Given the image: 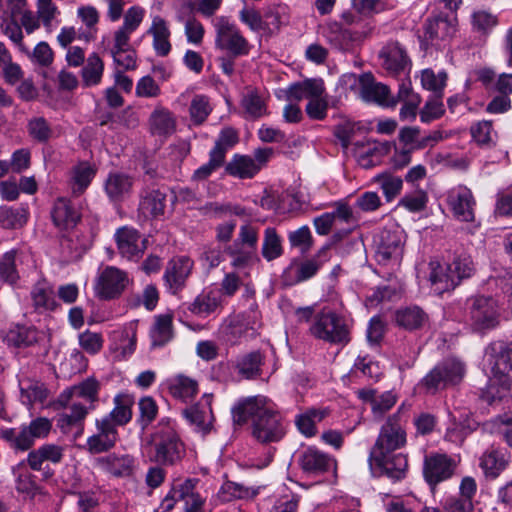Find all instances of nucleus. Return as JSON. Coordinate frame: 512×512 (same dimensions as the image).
Instances as JSON below:
<instances>
[{
	"label": "nucleus",
	"mask_w": 512,
	"mask_h": 512,
	"mask_svg": "<svg viewBox=\"0 0 512 512\" xmlns=\"http://www.w3.org/2000/svg\"><path fill=\"white\" fill-rule=\"evenodd\" d=\"M233 424H249L251 436L260 444L277 443L283 439L286 429L281 415L268 406L263 396L239 400L232 408Z\"/></svg>",
	"instance_id": "obj_1"
},
{
	"label": "nucleus",
	"mask_w": 512,
	"mask_h": 512,
	"mask_svg": "<svg viewBox=\"0 0 512 512\" xmlns=\"http://www.w3.org/2000/svg\"><path fill=\"white\" fill-rule=\"evenodd\" d=\"M146 449L149 460L159 466H175L186 455L185 444L170 418L159 421L155 431L150 435Z\"/></svg>",
	"instance_id": "obj_2"
},
{
	"label": "nucleus",
	"mask_w": 512,
	"mask_h": 512,
	"mask_svg": "<svg viewBox=\"0 0 512 512\" xmlns=\"http://www.w3.org/2000/svg\"><path fill=\"white\" fill-rule=\"evenodd\" d=\"M474 273L473 262L470 257H455L452 263L446 266L438 265L432 269L430 281L435 293L455 289L463 279L470 278Z\"/></svg>",
	"instance_id": "obj_3"
},
{
	"label": "nucleus",
	"mask_w": 512,
	"mask_h": 512,
	"mask_svg": "<svg viewBox=\"0 0 512 512\" xmlns=\"http://www.w3.org/2000/svg\"><path fill=\"white\" fill-rule=\"evenodd\" d=\"M309 331L315 338L330 344L344 346L351 340L347 320L332 311L317 314Z\"/></svg>",
	"instance_id": "obj_4"
},
{
	"label": "nucleus",
	"mask_w": 512,
	"mask_h": 512,
	"mask_svg": "<svg viewBox=\"0 0 512 512\" xmlns=\"http://www.w3.org/2000/svg\"><path fill=\"white\" fill-rule=\"evenodd\" d=\"M467 314L474 332L485 333L500 324L498 302L491 296H476L467 300Z\"/></svg>",
	"instance_id": "obj_5"
},
{
	"label": "nucleus",
	"mask_w": 512,
	"mask_h": 512,
	"mask_svg": "<svg viewBox=\"0 0 512 512\" xmlns=\"http://www.w3.org/2000/svg\"><path fill=\"white\" fill-rule=\"evenodd\" d=\"M466 373L465 364L456 358H447L439 362L422 380L421 385L427 391L435 393L461 383Z\"/></svg>",
	"instance_id": "obj_6"
},
{
	"label": "nucleus",
	"mask_w": 512,
	"mask_h": 512,
	"mask_svg": "<svg viewBox=\"0 0 512 512\" xmlns=\"http://www.w3.org/2000/svg\"><path fill=\"white\" fill-rule=\"evenodd\" d=\"M404 404L398 410L388 417L382 425L378 438L370 453L382 456L384 453L394 452L402 448L406 443V432L403 427Z\"/></svg>",
	"instance_id": "obj_7"
},
{
	"label": "nucleus",
	"mask_w": 512,
	"mask_h": 512,
	"mask_svg": "<svg viewBox=\"0 0 512 512\" xmlns=\"http://www.w3.org/2000/svg\"><path fill=\"white\" fill-rule=\"evenodd\" d=\"M51 427L52 424L49 419L38 417L32 420L29 425L22 426L19 431L14 428L3 429L0 431V436L13 449L27 451L34 445L36 439L46 437Z\"/></svg>",
	"instance_id": "obj_8"
},
{
	"label": "nucleus",
	"mask_w": 512,
	"mask_h": 512,
	"mask_svg": "<svg viewBox=\"0 0 512 512\" xmlns=\"http://www.w3.org/2000/svg\"><path fill=\"white\" fill-rule=\"evenodd\" d=\"M403 231L399 227L383 228L375 237V256L379 264L398 261L403 254Z\"/></svg>",
	"instance_id": "obj_9"
},
{
	"label": "nucleus",
	"mask_w": 512,
	"mask_h": 512,
	"mask_svg": "<svg viewBox=\"0 0 512 512\" xmlns=\"http://www.w3.org/2000/svg\"><path fill=\"white\" fill-rule=\"evenodd\" d=\"M485 362L490 373L495 377L512 380V342L494 341L486 348L484 353Z\"/></svg>",
	"instance_id": "obj_10"
},
{
	"label": "nucleus",
	"mask_w": 512,
	"mask_h": 512,
	"mask_svg": "<svg viewBox=\"0 0 512 512\" xmlns=\"http://www.w3.org/2000/svg\"><path fill=\"white\" fill-rule=\"evenodd\" d=\"M215 44L217 48L228 51L233 57L247 55L250 50L249 43L240 30L225 17L217 20Z\"/></svg>",
	"instance_id": "obj_11"
},
{
	"label": "nucleus",
	"mask_w": 512,
	"mask_h": 512,
	"mask_svg": "<svg viewBox=\"0 0 512 512\" xmlns=\"http://www.w3.org/2000/svg\"><path fill=\"white\" fill-rule=\"evenodd\" d=\"M457 468V462L452 457L443 453H430L425 456L423 462V476L430 488L450 479Z\"/></svg>",
	"instance_id": "obj_12"
},
{
	"label": "nucleus",
	"mask_w": 512,
	"mask_h": 512,
	"mask_svg": "<svg viewBox=\"0 0 512 512\" xmlns=\"http://www.w3.org/2000/svg\"><path fill=\"white\" fill-rule=\"evenodd\" d=\"M329 245H324L315 256L300 263L293 261L283 273L288 284L300 283L309 280L317 274L322 265L329 260Z\"/></svg>",
	"instance_id": "obj_13"
},
{
	"label": "nucleus",
	"mask_w": 512,
	"mask_h": 512,
	"mask_svg": "<svg viewBox=\"0 0 512 512\" xmlns=\"http://www.w3.org/2000/svg\"><path fill=\"white\" fill-rule=\"evenodd\" d=\"M129 283L125 271L114 266H107L98 276L95 290L96 294L104 300L119 297Z\"/></svg>",
	"instance_id": "obj_14"
},
{
	"label": "nucleus",
	"mask_w": 512,
	"mask_h": 512,
	"mask_svg": "<svg viewBox=\"0 0 512 512\" xmlns=\"http://www.w3.org/2000/svg\"><path fill=\"white\" fill-rule=\"evenodd\" d=\"M369 464L374 473L386 475L393 480H401L405 477L408 461L404 454L389 452L382 456L370 453Z\"/></svg>",
	"instance_id": "obj_15"
},
{
	"label": "nucleus",
	"mask_w": 512,
	"mask_h": 512,
	"mask_svg": "<svg viewBox=\"0 0 512 512\" xmlns=\"http://www.w3.org/2000/svg\"><path fill=\"white\" fill-rule=\"evenodd\" d=\"M343 78L349 82L353 81V83L358 80L364 100L383 106H395L396 101L389 98L390 90L388 86L376 83L371 73H364L359 78L355 74H347Z\"/></svg>",
	"instance_id": "obj_16"
},
{
	"label": "nucleus",
	"mask_w": 512,
	"mask_h": 512,
	"mask_svg": "<svg viewBox=\"0 0 512 512\" xmlns=\"http://www.w3.org/2000/svg\"><path fill=\"white\" fill-rule=\"evenodd\" d=\"M115 240L119 253L128 260H139L147 248V239L142 238L133 228H119L115 233Z\"/></svg>",
	"instance_id": "obj_17"
},
{
	"label": "nucleus",
	"mask_w": 512,
	"mask_h": 512,
	"mask_svg": "<svg viewBox=\"0 0 512 512\" xmlns=\"http://www.w3.org/2000/svg\"><path fill=\"white\" fill-rule=\"evenodd\" d=\"M97 433L87 439V450L91 454H100L112 449L118 441L117 428L108 420H96Z\"/></svg>",
	"instance_id": "obj_18"
},
{
	"label": "nucleus",
	"mask_w": 512,
	"mask_h": 512,
	"mask_svg": "<svg viewBox=\"0 0 512 512\" xmlns=\"http://www.w3.org/2000/svg\"><path fill=\"white\" fill-rule=\"evenodd\" d=\"M193 267V262L185 256L171 259L164 273V280L168 289L176 294L185 286Z\"/></svg>",
	"instance_id": "obj_19"
},
{
	"label": "nucleus",
	"mask_w": 512,
	"mask_h": 512,
	"mask_svg": "<svg viewBox=\"0 0 512 512\" xmlns=\"http://www.w3.org/2000/svg\"><path fill=\"white\" fill-rule=\"evenodd\" d=\"M51 216L58 228H74L81 219L79 203L74 199L58 198L52 209Z\"/></svg>",
	"instance_id": "obj_20"
},
{
	"label": "nucleus",
	"mask_w": 512,
	"mask_h": 512,
	"mask_svg": "<svg viewBox=\"0 0 512 512\" xmlns=\"http://www.w3.org/2000/svg\"><path fill=\"white\" fill-rule=\"evenodd\" d=\"M133 184L134 180L128 174L113 172L104 181V190L111 202L121 203L130 197Z\"/></svg>",
	"instance_id": "obj_21"
},
{
	"label": "nucleus",
	"mask_w": 512,
	"mask_h": 512,
	"mask_svg": "<svg viewBox=\"0 0 512 512\" xmlns=\"http://www.w3.org/2000/svg\"><path fill=\"white\" fill-rule=\"evenodd\" d=\"M297 462L308 475L325 473L332 465V459L328 455L311 447L299 454Z\"/></svg>",
	"instance_id": "obj_22"
},
{
	"label": "nucleus",
	"mask_w": 512,
	"mask_h": 512,
	"mask_svg": "<svg viewBox=\"0 0 512 512\" xmlns=\"http://www.w3.org/2000/svg\"><path fill=\"white\" fill-rule=\"evenodd\" d=\"M449 204L455 217L464 222L474 220L475 201L472 192L466 187H460L449 195Z\"/></svg>",
	"instance_id": "obj_23"
},
{
	"label": "nucleus",
	"mask_w": 512,
	"mask_h": 512,
	"mask_svg": "<svg viewBox=\"0 0 512 512\" xmlns=\"http://www.w3.org/2000/svg\"><path fill=\"white\" fill-rule=\"evenodd\" d=\"M99 382L94 378H88L79 385L64 390L57 399V405L67 407L70 401L76 398H85L90 402L98 399Z\"/></svg>",
	"instance_id": "obj_24"
},
{
	"label": "nucleus",
	"mask_w": 512,
	"mask_h": 512,
	"mask_svg": "<svg viewBox=\"0 0 512 512\" xmlns=\"http://www.w3.org/2000/svg\"><path fill=\"white\" fill-rule=\"evenodd\" d=\"M98 465L115 477H128L133 473L134 459L128 454H109L97 459Z\"/></svg>",
	"instance_id": "obj_25"
},
{
	"label": "nucleus",
	"mask_w": 512,
	"mask_h": 512,
	"mask_svg": "<svg viewBox=\"0 0 512 512\" xmlns=\"http://www.w3.org/2000/svg\"><path fill=\"white\" fill-rule=\"evenodd\" d=\"M41 333L33 326L15 325L4 337L8 346L27 348L39 342Z\"/></svg>",
	"instance_id": "obj_26"
},
{
	"label": "nucleus",
	"mask_w": 512,
	"mask_h": 512,
	"mask_svg": "<svg viewBox=\"0 0 512 512\" xmlns=\"http://www.w3.org/2000/svg\"><path fill=\"white\" fill-rule=\"evenodd\" d=\"M32 306L37 313L53 311L57 308L53 288L46 281L37 282L30 292Z\"/></svg>",
	"instance_id": "obj_27"
},
{
	"label": "nucleus",
	"mask_w": 512,
	"mask_h": 512,
	"mask_svg": "<svg viewBox=\"0 0 512 512\" xmlns=\"http://www.w3.org/2000/svg\"><path fill=\"white\" fill-rule=\"evenodd\" d=\"M286 93L288 100L301 101L304 98L310 100V98L324 95V82L322 79H306L302 82L291 84Z\"/></svg>",
	"instance_id": "obj_28"
},
{
	"label": "nucleus",
	"mask_w": 512,
	"mask_h": 512,
	"mask_svg": "<svg viewBox=\"0 0 512 512\" xmlns=\"http://www.w3.org/2000/svg\"><path fill=\"white\" fill-rule=\"evenodd\" d=\"M260 171V165L247 155L235 154L225 165L226 174L240 179L253 178Z\"/></svg>",
	"instance_id": "obj_29"
},
{
	"label": "nucleus",
	"mask_w": 512,
	"mask_h": 512,
	"mask_svg": "<svg viewBox=\"0 0 512 512\" xmlns=\"http://www.w3.org/2000/svg\"><path fill=\"white\" fill-rule=\"evenodd\" d=\"M380 57L384 59V67L392 72L403 71L410 64L405 49L398 42H391L383 47Z\"/></svg>",
	"instance_id": "obj_30"
},
{
	"label": "nucleus",
	"mask_w": 512,
	"mask_h": 512,
	"mask_svg": "<svg viewBox=\"0 0 512 512\" xmlns=\"http://www.w3.org/2000/svg\"><path fill=\"white\" fill-rule=\"evenodd\" d=\"M166 194L159 189H145L141 192L139 209L145 216L157 217L164 214Z\"/></svg>",
	"instance_id": "obj_31"
},
{
	"label": "nucleus",
	"mask_w": 512,
	"mask_h": 512,
	"mask_svg": "<svg viewBox=\"0 0 512 512\" xmlns=\"http://www.w3.org/2000/svg\"><path fill=\"white\" fill-rule=\"evenodd\" d=\"M256 312H253L252 320L246 319H233L223 328V335L227 342L230 344H236L239 339L246 336L249 331L251 335L255 334V331L260 327V324L256 320Z\"/></svg>",
	"instance_id": "obj_32"
},
{
	"label": "nucleus",
	"mask_w": 512,
	"mask_h": 512,
	"mask_svg": "<svg viewBox=\"0 0 512 512\" xmlns=\"http://www.w3.org/2000/svg\"><path fill=\"white\" fill-rule=\"evenodd\" d=\"M427 320V314L418 306L405 307L395 312L396 323L409 331L421 329Z\"/></svg>",
	"instance_id": "obj_33"
},
{
	"label": "nucleus",
	"mask_w": 512,
	"mask_h": 512,
	"mask_svg": "<svg viewBox=\"0 0 512 512\" xmlns=\"http://www.w3.org/2000/svg\"><path fill=\"white\" fill-rule=\"evenodd\" d=\"M114 409L103 420H108L114 427L126 425L132 418V397L126 394L117 395Z\"/></svg>",
	"instance_id": "obj_34"
},
{
	"label": "nucleus",
	"mask_w": 512,
	"mask_h": 512,
	"mask_svg": "<svg viewBox=\"0 0 512 512\" xmlns=\"http://www.w3.org/2000/svg\"><path fill=\"white\" fill-rule=\"evenodd\" d=\"M173 317L171 314H161L155 317L150 330L152 347H161L173 338Z\"/></svg>",
	"instance_id": "obj_35"
},
{
	"label": "nucleus",
	"mask_w": 512,
	"mask_h": 512,
	"mask_svg": "<svg viewBox=\"0 0 512 512\" xmlns=\"http://www.w3.org/2000/svg\"><path fill=\"white\" fill-rule=\"evenodd\" d=\"M70 402L71 405L66 407L69 412H64L59 415L58 425L62 430L71 426H76L79 429L77 432V435H79L83 431V420L88 414V409L75 399Z\"/></svg>",
	"instance_id": "obj_36"
},
{
	"label": "nucleus",
	"mask_w": 512,
	"mask_h": 512,
	"mask_svg": "<svg viewBox=\"0 0 512 512\" xmlns=\"http://www.w3.org/2000/svg\"><path fill=\"white\" fill-rule=\"evenodd\" d=\"M328 413L327 409L310 408L296 416L295 424L302 434L311 437L317 432L316 423L321 422Z\"/></svg>",
	"instance_id": "obj_37"
},
{
	"label": "nucleus",
	"mask_w": 512,
	"mask_h": 512,
	"mask_svg": "<svg viewBox=\"0 0 512 512\" xmlns=\"http://www.w3.org/2000/svg\"><path fill=\"white\" fill-rule=\"evenodd\" d=\"M21 401L23 404L31 406L35 402L43 403L48 395V390L40 381L33 379H22L19 381Z\"/></svg>",
	"instance_id": "obj_38"
},
{
	"label": "nucleus",
	"mask_w": 512,
	"mask_h": 512,
	"mask_svg": "<svg viewBox=\"0 0 512 512\" xmlns=\"http://www.w3.org/2000/svg\"><path fill=\"white\" fill-rule=\"evenodd\" d=\"M96 167L88 162H80L72 169V193L82 194L96 175Z\"/></svg>",
	"instance_id": "obj_39"
},
{
	"label": "nucleus",
	"mask_w": 512,
	"mask_h": 512,
	"mask_svg": "<svg viewBox=\"0 0 512 512\" xmlns=\"http://www.w3.org/2000/svg\"><path fill=\"white\" fill-rule=\"evenodd\" d=\"M149 32L153 35V46L159 56H166L171 50L170 31L164 19L156 17Z\"/></svg>",
	"instance_id": "obj_40"
},
{
	"label": "nucleus",
	"mask_w": 512,
	"mask_h": 512,
	"mask_svg": "<svg viewBox=\"0 0 512 512\" xmlns=\"http://www.w3.org/2000/svg\"><path fill=\"white\" fill-rule=\"evenodd\" d=\"M506 464L504 454L493 447L486 450L480 458V467L484 474L491 478H496L505 469Z\"/></svg>",
	"instance_id": "obj_41"
},
{
	"label": "nucleus",
	"mask_w": 512,
	"mask_h": 512,
	"mask_svg": "<svg viewBox=\"0 0 512 512\" xmlns=\"http://www.w3.org/2000/svg\"><path fill=\"white\" fill-rule=\"evenodd\" d=\"M263 356L259 351H252L240 356L236 362V369L246 379H253L261 374Z\"/></svg>",
	"instance_id": "obj_42"
},
{
	"label": "nucleus",
	"mask_w": 512,
	"mask_h": 512,
	"mask_svg": "<svg viewBox=\"0 0 512 512\" xmlns=\"http://www.w3.org/2000/svg\"><path fill=\"white\" fill-rule=\"evenodd\" d=\"M506 385H504V379L501 377H495L491 374L486 387L481 392V398L488 404H493L504 398L512 387V380L507 379Z\"/></svg>",
	"instance_id": "obj_43"
},
{
	"label": "nucleus",
	"mask_w": 512,
	"mask_h": 512,
	"mask_svg": "<svg viewBox=\"0 0 512 512\" xmlns=\"http://www.w3.org/2000/svg\"><path fill=\"white\" fill-rule=\"evenodd\" d=\"M150 130L154 135H170L175 131V120L166 109H156L150 116Z\"/></svg>",
	"instance_id": "obj_44"
},
{
	"label": "nucleus",
	"mask_w": 512,
	"mask_h": 512,
	"mask_svg": "<svg viewBox=\"0 0 512 512\" xmlns=\"http://www.w3.org/2000/svg\"><path fill=\"white\" fill-rule=\"evenodd\" d=\"M183 415L204 434L211 430L212 411L209 406L201 408L199 404L192 405L183 410Z\"/></svg>",
	"instance_id": "obj_45"
},
{
	"label": "nucleus",
	"mask_w": 512,
	"mask_h": 512,
	"mask_svg": "<svg viewBox=\"0 0 512 512\" xmlns=\"http://www.w3.org/2000/svg\"><path fill=\"white\" fill-rule=\"evenodd\" d=\"M28 220V211L24 207H0V227L4 229H19Z\"/></svg>",
	"instance_id": "obj_46"
},
{
	"label": "nucleus",
	"mask_w": 512,
	"mask_h": 512,
	"mask_svg": "<svg viewBox=\"0 0 512 512\" xmlns=\"http://www.w3.org/2000/svg\"><path fill=\"white\" fill-rule=\"evenodd\" d=\"M261 254L267 261H273L283 254L282 241L277 231L273 227H268L264 231Z\"/></svg>",
	"instance_id": "obj_47"
},
{
	"label": "nucleus",
	"mask_w": 512,
	"mask_h": 512,
	"mask_svg": "<svg viewBox=\"0 0 512 512\" xmlns=\"http://www.w3.org/2000/svg\"><path fill=\"white\" fill-rule=\"evenodd\" d=\"M241 107L246 119L254 120L267 114L264 100L255 91H249L241 99Z\"/></svg>",
	"instance_id": "obj_48"
},
{
	"label": "nucleus",
	"mask_w": 512,
	"mask_h": 512,
	"mask_svg": "<svg viewBox=\"0 0 512 512\" xmlns=\"http://www.w3.org/2000/svg\"><path fill=\"white\" fill-rule=\"evenodd\" d=\"M104 70V64L97 53H92L85 66L82 68V80L86 87L94 86L100 83Z\"/></svg>",
	"instance_id": "obj_49"
},
{
	"label": "nucleus",
	"mask_w": 512,
	"mask_h": 512,
	"mask_svg": "<svg viewBox=\"0 0 512 512\" xmlns=\"http://www.w3.org/2000/svg\"><path fill=\"white\" fill-rule=\"evenodd\" d=\"M198 479H186L182 482L185 512H203L205 500L195 491Z\"/></svg>",
	"instance_id": "obj_50"
},
{
	"label": "nucleus",
	"mask_w": 512,
	"mask_h": 512,
	"mask_svg": "<svg viewBox=\"0 0 512 512\" xmlns=\"http://www.w3.org/2000/svg\"><path fill=\"white\" fill-rule=\"evenodd\" d=\"M209 97L205 95H195L190 103L189 113L191 121L195 125L203 124L212 112Z\"/></svg>",
	"instance_id": "obj_51"
},
{
	"label": "nucleus",
	"mask_w": 512,
	"mask_h": 512,
	"mask_svg": "<svg viewBox=\"0 0 512 512\" xmlns=\"http://www.w3.org/2000/svg\"><path fill=\"white\" fill-rule=\"evenodd\" d=\"M29 136L39 142L46 143L53 136V130L50 123L44 117H33L27 123Z\"/></svg>",
	"instance_id": "obj_52"
},
{
	"label": "nucleus",
	"mask_w": 512,
	"mask_h": 512,
	"mask_svg": "<svg viewBox=\"0 0 512 512\" xmlns=\"http://www.w3.org/2000/svg\"><path fill=\"white\" fill-rule=\"evenodd\" d=\"M455 31L450 22L443 17H435L428 19L425 24V35L429 39H446Z\"/></svg>",
	"instance_id": "obj_53"
},
{
	"label": "nucleus",
	"mask_w": 512,
	"mask_h": 512,
	"mask_svg": "<svg viewBox=\"0 0 512 512\" xmlns=\"http://www.w3.org/2000/svg\"><path fill=\"white\" fill-rule=\"evenodd\" d=\"M170 390L174 397L186 400L197 393L198 384L189 377L179 375L173 380Z\"/></svg>",
	"instance_id": "obj_54"
},
{
	"label": "nucleus",
	"mask_w": 512,
	"mask_h": 512,
	"mask_svg": "<svg viewBox=\"0 0 512 512\" xmlns=\"http://www.w3.org/2000/svg\"><path fill=\"white\" fill-rule=\"evenodd\" d=\"M238 141L239 135L237 130L232 127H225L221 130L211 152L217 153L225 161L227 151L235 146Z\"/></svg>",
	"instance_id": "obj_55"
},
{
	"label": "nucleus",
	"mask_w": 512,
	"mask_h": 512,
	"mask_svg": "<svg viewBox=\"0 0 512 512\" xmlns=\"http://www.w3.org/2000/svg\"><path fill=\"white\" fill-rule=\"evenodd\" d=\"M447 74L440 72L435 74L431 69L422 71L421 83L423 88L432 91L433 95H443V89L446 85Z\"/></svg>",
	"instance_id": "obj_56"
},
{
	"label": "nucleus",
	"mask_w": 512,
	"mask_h": 512,
	"mask_svg": "<svg viewBox=\"0 0 512 512\" xmlns=\"http://www.w3.org/2000/svg\"><path fill=\"white\" fill-rule=\"evenodd\" d=\"M443 95H433L420 111V120L423 123H429L432 120L439 119L445 112L442 102Z\"/></svg>",
	"instance_id": "obj_57"
},
{
	"label": "nucleus",
	"mask_w": 512,
	"mask_h": 512,
	"mask_svg": "<svg viewBox=\"0 0 512 512\" xmlns=\"http://www.w3.org/2000/svg\"><path fill=\"white\" fill-rule=\"evenodd\" d=\"M219 302L216 297L211 294H200L192 303L189 304L188 309L195 315H208L216 310Z\"/></svg>",
	"instance_id": "obj_58"
},
{
	"label": "nucleus",
	"mask_w": 512,
	"mask_h": 512,
	"mask_svg": "<svg viewBox=\"0 0 512 512\" xmlns=\"http://www.w3.org/2000/svg\"><path fill=\"white\" fill-rule=\"evenodd\" d=\"M375 181L380 185L387 201H391L400 193L403 184L400 177L390 174H380L375 177Z\"/></svg>",
	"instance_id": "obj_59"
},
{
	"label": "nucleus",
	"mask_w": 512,
	"mask_h": 512,
	"mask_svg": "<svg viewBox=\"0 0 512 512\" xmlns=\"http://www.w3.org/2000/svg\"><path fill=\"white\" fill-rule=\"evenodd\" d=\"M397 402V395L393 391H386L378 394L373 400L371 411L374 419L380 420Z\"/></svg>",
	"instance_id": "obj_60"
},
{
	"label": "nucleus",
	"mask_w": 512,
	"mask_h": 512,
	"mask_svg": "<svg viewBox=\"0 0 512 512\" xmlns=\"http://www.w3.org/2000/svg\"><path fill=\"white\" fill-rule=\"evenodd\" d=\"M233 244H239L241 248L255 253L258 245V229L250 224L242 225L238 238Z\"/></svg>",
	"instance_id": "obj_61"
},
{
	"label": "nucleus",
	"mask_w": 512,
	"mask_h": 512,
	"mask_svg": "<svg viewBox=\"0 0 512 512\" xmlns=\"http://www.w3.org/2000/svg\"><path fill=\"white\" fill-rule=\"evenodd\" d=\"M15 251H9L4 254L0 261V277L9 284H14L18 279V273L15 266Z\"/></svg>",
	"instance_id": "obj_62"
},
{
	"label": "nucleus",
	"mask_w": 512,
	"mask_h": 512,
	"mask_svg": "<svg viewBox=\"0 0 512 512\" xmlns=\"http://www.w3.org/2000/svg\"><path fill=\"white\" fill-rule=\"evenodd\" d=\"M288 239L292 247H299L303 253L308 252L313 245L311 232L308 226H302L299 229L290 232Z\"/></svg>",
	"instance_id": "obj_63"
},
{
	"label": "nucleus",
	"mask_w": 512,
	"mask_h": 512,
	"mask_svg": "<svg viewBox=\"0 0 512 512\" xmlns=\"http://www.w3.org/2000/svg\"><path fill=\"white\" fill-rule=\"evenodd\" d=\"M79 344L85 352L93 355L102 349L103 338L99 333L86 330L79 335Z\"/></svg>",
	"instance_id": "obj_64"
}]
</instances>
